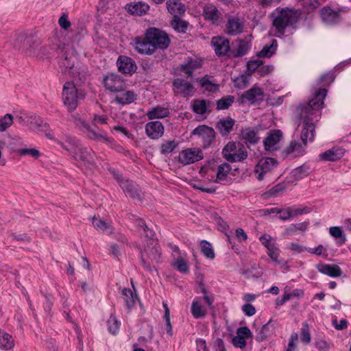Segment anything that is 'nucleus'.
<instances>
[{
    "instance_id": "nucleus-30",
    "label": "nucleus",
    "mask_w": 351,
    "mask_h": 351,
    "mask_svg": "<svg viewBox=\"0 0 351 351\" xmlns=\"http://www.w3.org/2000/svg\"><path fill=\"white\" fill-rule=\"evenodd\" d=\"M235 124L234 119L228 117H223L217 123L216 128L222 136L228 135L232 130L233 126Z\"/></svg>"
},
{
    "instance_id": "nucleus-11",
    "label": "nucleus",
    "mask_w": 351,
    "mask_h": 351,
    "mask_svg": "<svg viewBox=\"0 0 351 351\" xmlns=\"http://www.w3.org/2000/svg\"><path fill=\"white\" fill-rule=\"evenodd\" d=\"M192 134L201 138L204 149L208 147L215 138L214 129L206 125H199L193 130Z\"/></svg>"
},
{
    "instance_id": "nucleus-43",
    "label": "nucleus",
    "mask_w": 351,
    "mask_h": 351,
    "mask_svg": "<svg viewBox=\"0 0 351 351\" xmlns=\"http://www.w3.org/2000/svg\"><path fill=\"white\" fill-rule=\"evenodd\" d=\"M14 346L12 337L8 333L0 330V349L10 350Z\"/></svg>"
},
{
    "instance_id": "nucleus-38",
    "label": "nucleus",
    "mask_w": 351,
    "mask_h": 351,
    "mask_svg": "<svg viewBox=\"0 0 351 351\" xmlns=\"http://www.w3.org/2000/svg\"><path fill=\"white\" fill-rule=\"evenodd\" d=\"M200 297H196L191 304V314L195 319L204 317L206 315V310L200 304Z\"/></svg>"
},
{
    "instance_id": "nucleus-54",
    "label": "nucleus",
    "mask_w": 351,
    "mask_h": 351,
    "mask_svg": "<svg viewBox=\"0 0 351 351\" xmlns=\"http://www.w3.org/2000/svg\"><path fill=\"white\" fill-rule=\"evenodd\" d=\"M291 174L295 180H300L306 177L308 174V169L304 166H301L294 169Z\"/></svg>"
},
{
    "instance_id": "nucleus-15",
    "label": "nucleus",
    "mask_w": 351,
    "mask_h": 351,
    "mask_svg": "<svg viewBox=\"0 0 351 351\" xmlns=\"http://www.w3.org/2000/svg\"><path fill=\"white\" fill-rule=\"evenodd\" d=\"M26 118H28L27 122L30 125V129L36 132H45V136L53 140L54 138L50 132H47L49 130V125L47 123L45 122L40 117L35 115L30 114L29 116H26Z\"/></svg>"
},
{
    "instance_id": "nucleus-42",
    "label": "nucleus",
    "mask_w": 351,
    "mask_h": 351,
    "mask_svg": "<svg viewBox=\"0 0 351 351\" xmlns=\"http://www.w3.org/2000/svg\"><path fill=\"white\" fill-rule=\"evenodd\" d=\"M136 95L133 91L128 90L117 95L115 101L117 104L125 105L132 103L136 99Z\"/></svg>"
},
{
    "instance_id": "nucleus-23",
    "label": "nucleus",
    "mask_w": 351,
    "mask_h": 351,
    "mask_svg": "<svg viewBox=\"0 0 351 351\" xmlns=\"http://www.w3.org/2000/svg\"><path fill=\"white\" fill-rule=\"evenodd\" d=\"M203 14L204 19L211 21L213 24L219 25L221 22L222 14L217 7L213 4H208L204 6Z\"/></svg>"
},
{
    "instance_id": "nucleus-8",
    "label": "nucleus",
    "mask_w": 351,
    "mask_h": 351,
    "mask_svg": "<svg viewBox=\"0 0 351 351\" xmlns=\"http://www.w3.org/2000/svg\"><path fill=\"white\" fill-rule=\"evenodd\" d=\"M147 39L156 49H166L170 44V38L167 34L156 27H150L146 31Z\"/></svg>"
},
{
    "instance_id": "nucleus-64",
    "label": "nucleus",
    "mask_w": 351,
    "mask_h": 351,
    "mask_svg": "<svg viewBox=\"0 0 351 351\" xmlns=\"http://www.w3.org/2000/svg\"><path fill=\"white\" fill-rule=\"evenodd\" d=\"M278 218L282 221H286L292 218L291 208L287 207L281 208L278 214Z\"/></svg>"
},
{
    "instance_id": "nucleus-18",
    "label": "nucleus",
    "mask_w": 351,
    "mask_h": 351,
    "mask_svg": "<svg viewBox=\"0 0 351 351\" xmlns=\"http://www.w3.org/2000/svg\"><path fill=\"white\" fill-rule=\"evenodd\" d=\"M117 64L120 72L130 75L135 73L137 69L135 61L125 56H120L117 61Z\"/></svg>"
},
{
    "instance_id": "nucleus-34",
    "label": "nucleus",
    "mask_w": 351,
    "mask_h": 351,
    "mask_svg": "<svg viewBox=\"0 0 351 351\" xmlns=\"http://www.w3.org/2000/svg\"><path fill=\"white\" fill-rule=\"evenodd\" d=\"M201 65L199 60L187 58L184 63L180 66V69L188 76H191L194 71L201 67Z\"/></svg>"
},
{
    "instance_id": "nucleus-28",
    "label": "nucleus",
    "mask_w": 351,
    "mask_h": 351,
    "mask_svg": "<svg viewBox=\"0 0 351 351\" xmlns=\"http://www.w3.org/2000/svg\"><path fill=\"white\" fill-rule=\"evenodd\" d=\"M237 49H234V45L233 44V48L232 49L231 53L230 54L232 58L241 57L246 54L250 49V41L246 39L237 40L235 43Z\"/></svg>"
},
{
    "instance_id": "nucleus-59",
    "label": "nucleus",
    "mask_w": 351,
    "mask_h": 351,
    "mask_svg": "<svg viewBox=\"0 0 351 351\" xmlns=\"http://www.w3.org/2000/svg\"><path fill=\"white\" fill-rule=\"evenodd\" d=\"M329 232L331 236H332L335 239H341L342 243H344L346 241V237L343 235V231L341 228L339 226H332L329 229Z\"/></svg>"
},
{
    "instance_id": "nucleus-7",
    "label": "nucleus",
    "mask_w": 351,
    "mask_h": 351,
    "mask_svg": "<svg viewBox=\"0 0 351 351\" xmlns=\"http://www.w3.org/2000/svg\"><path fill=\"white\" fill-rule=\"evenodd\" d=\"M75 119V123L81 130L84 132L88 138L96 141L110 142V138L108 137L107 133L101 130H97L95 127L90 126L88 123L81 118L76 116L73 117Z\"/></svg>"
},
{
    "instance_id": "nucleus-37",
    "label": "nucleus",
    "mask_w": 351,
    "mask_h": 351,
    "mask_svg": "<svg viewBox=\"0 0 351 351\" xmlns=\"http://www.w3.org/2000/svg\"><path fill=\"white\" fill-rule=\"evenodd\" d=\"M166 5L169 12L174 16L173 18L185 12L184 5L179 0H167Z\"/></svg>"
},
{
    "instance_id": "nucleus-27",
    "label": "nucleus",
    "mask_w": 351,
    "mask_h": 351,
    "mask_svg": "<svg viewBox=\"0 0 351 351\" xmlns=\"http://www.w3.org/2000/svg\"><path fill=\"white\" fill-rule=\"evenodd\" d=\"M125 9L132 15L143 16L149 11V5L143 1L131 2L125 5Z\"/></svg>"
},
{
    "instance_id": "nucleus-24",
    "label": "nucleus",
    "mask_w": 351,
    "mask_h": 351,
    "mask_svg": "<svg viewBox=\"0 0 351 351\" xmlns=\"http://www.w3.org/2000/svg\"><path fill=\"white\" fill-rule=\"evenodd\" d=\"M316 269L319 272L332 278L340 277L342 275L341 268L335 264L330 265L320 263L316 265Z\"/></svg>"
},
{
    "instance_id": "nucleus-46",
    "label": "nucleus",
    "mask_w": 351,
    "mask_h": 351,
    "mask_svg": "<svg viewBox=\"0 0 351 351\" xmlns=\"http://www.w3.org/2000/svg\"><path fill=\"white\" fill-rule=\"evenodd\" d=\"M178 143L174 140H166L160 146V152L166 155L171 153L177 147Z\"/></svg>"
},
{
    "instance_id": "nucleus-52",
    "label": "nucleus",
    "mask_w": 351,
    "mask_h": 351,
    "mask_svg": "<svg viewBox=\"0 0 351 351\" xmlns=\"http://www.w3.org/2000/svg\"><path fill=\"white\" fill-rule=\"evenodd\" d=\"M301 341L306 345L308 344L311 341L308 324L306 322L302 324V328H301Z\"/></svg>"
},
{
    "instance_id": "nucleus-40",
    "label": "nucleus",
    "mask_w": 351,
    "mask_h": 351,
    "mask_svg": "<svg viewBox=\"0 0 351 351\" xmlns=\"http://www.w3.org/2000/svg\"><path fill=\"white\" fill-rule=\"evenodd\" d=\"M92 223L94 228L99 232L108 234L112 232L111 225L99 217H93Z\"/></svg>"
},
{
    "instance_id": "nucleus-29",
    "label": "nucleus",
    "mask_w": 351,
    "mask_h": 351,
    "mask_svg": "<svg viewBox=\"0 0 351 351\" xmlns=\"http://www.w3.org/2000/svg\"><path fill=\"white\" fill-rule=\"evenodd\" d=\"M76 60V58L73 54H69L65 52L63 57L60 60V66L63 69L64 73H69L73 75H75L74 65Z\"/></svg>"
},
{
    "instance_id": "nucleus-19",
    "label": "nucleus",
    "mask_w": 351,
    "mask_h": 351,
    "mask_svg": "<svg viewBox=\"0 0 351 351\" xmlns=\"http://www.w3.org/2000/svg\"><path fill=\"white\" fill-rule=\"evenodd\" d=\"M282 132L279 130H274L268 133L263 143L267 151H274L278 149V145L282 140Z\"/></svg>"
},
{
    "instance_id": "nucleus-58",
    "label": "nucleus",
    "mask_w": 351,
    "mask_h": 351,
    "mask_svg": "<svg viewBox=\"0 0 351 351\" xmlns=\"http://www.w3.org/2000/svg\"><path fill=\"white\" fill-rule=\"evenodd\" d=\"M108 330L110 333L114 335L119 330V323L114 316H110L108 322Z\"/></svg>"
},
{
    "instance_id": "nucleus-51",
    "label": "nucleus",
    "mask_w": 351,
    "mask_h": 351,
    "mask_svg": "<svg viewBox=\"0 0 351 351\" xmlns=\"http://www.w3.org/2000/svg\"><path fill=\"white\" fill-rule=\"evenodd\" d=\"M173 28L178 32H185L187 29V23L180 19L178 17L173 18L171 22Z\"/></svg>"
},
{
    "instance_id": "nucleus-55",
    "label": "nucleus",
    "mask_w": 351,
    "mask_h": 351,
    "mask_svg": "<svg viewBox=\"0 0 351 351\" xmlns=\"http://www.w3.org/2000/svg\"><path fill=\"white\" fill-rule=\"evenodd\" d=\"M260 241L262 244L267 249H273L276 247V243L274 239L269 234H264L260 237Z\"/></svg>"
},
{
    "instance_id": "nucleus-2",
    "label": "nucleus",
    "mask_w": 351,
    "mask_h": 351,
    "mask_svg": "<svg viewBox=\"0 0 351 351\" xmlns=\"http://www.w3.org/2000/svg\"><path fill=\"white\" fill-rule=\"evenodd\" d=\"M62 147L69 152L80 167L90 168L94 165L95 154L91 149L79 144L75 138L67 137Z\"/></svg>"
},
{
    "instance_id": "nucleus-4",
    "label": "nucleus",
    "mask_w": 351,
    "mask_h": 351,
    "mask_svg": "<svg viewBox=\"0 0 351 351\" xmlns=\"http://www.w3.org/2000/svg\"><path fill=\"white\" fill-rule=\"evenodd\" d=\"M85 93L81 89H77L72 82H66L63 86L62 98L65 106L69 110H75L79 100L85 97Z\"/></svg>"
},
{
    "instance_id": "nucleus-45",
    "label": "nucleus",
    "mask_w": 351,
    "mask_h": 351,
    "mask_svg": "<svg viewBox=\"0 0 351 351\" xmlns=\"http://www.w3.org/2000/svg\"><path fill=\"white\" fill-rule=\"evenodd\" d=\"M234 101V97L232 95H228L226 97H222L221 99L217 101L216 105H217V110H226L230 106H232V104Z\"/></svg>"
},
{
    "instance_id": "nucleus-50",
    "label": "nucleus",
    "mask_w": 351,
    "mask_h": 351,
    "mask_svg": "<svg viewBox=\"0 0 351 351\" xmlns=\"http://www.w3.org/2000/svg\"><path fill=\"white\" fill-rule=\"evenodd\" d=\"M13 123V117L11 114H6L0 118V132L5 131Z\"/></svg>"
},
{
    "instance_id": "nucleus-61",
    "label": "nucleus",
    "mask_w": 351,
    "mask_h": 351,
    "mask_svg": "<svg viewBox=\"0 0 351 351\" xmlns=\"http://www.w3.org/2000/svg\"><path fill=\"white\" fill-rule=\"evenodd\" d=\"M237 335L247 339L252 337V333L247 326L239 327L237 329Z\"/></svg>"
},
{
    "instance_id": "nucleus-57",
    "label": "nucleus",
    "mask_w": 351,
    "mask_h": 351,
    "mask_svg": "<svg viewBox=\"0 0 351 351\" xmlns=\"http://www.w3.org/2000/svg\"><path fill=\"white\" fill-rule=\"evenodd\" d=\"M16 152L20 156L29 155L34 158H38L40 156V152L35 148L19 149Z\"/></svg>"
},
{
    "instance_id": "nucleus-13",
    "label": "nucleus",
    "mask_w": 351,
    "mask_h": 351,
    "mask_svg": "<svg viewBox=\"0 0 351 351\" xmlns=\"http://www.w3.org/2000/svg\"><path fill=\"white\" fill-rule=\"evenodd\" d=\"M104 85L107 90L114 93L124 91L125 88V81L114 73L108 74L104 77Z\"/></svg>"
},
{
    "instance_id": "nucleus-17",
    "label": "nucleus",
    "mask_w": 351,
    "mask_h": 351,
    "mask_svg": "<svg viewBox=\"0 0 351 351\" xmlns=\"http://www.w3.org/2000/svg\"><path fill=\"white\" fill-rule=\"evenodd\" d=\"M173 86L176 94H181L184 97L192 96L195 91L193 85L182 78L174 80Z\"/></svg>"
},
{
    "instance_id": "nucleus-26",
    "label": "nucleus",
    "mask_w": 351,
    "mask_h": 351,
    "mask_svg": "<svg viewBox=\"0 0 351 351\" xmlns=\"http://www.w3.org/2000/svg\"><path fill=\"white\" fill-rule=\"evenodd\" d=\"M213 103L205 99H194L192 101L193 111L201 115L209 114L212 111Z\"/></svg>"
},
{
    "instance_id": "nucleus-14",
    "label": "nucleus",
    "mask_w": 351,
    "mask_h": 351,
    "mask_svg": "<svg viewBox=\"0 0 351 351\" xmlns=\"http://www.w3.org/2000/svg\"><path fill=\"white\" fill-rule=\"evenodd\" d=\"M306 145L307 144L303 141L300 143L296 140H292L289 145L284 149L282 154L285 157L289 158L302 156L306 153Z\"/></svg>"
},
{
    "instance_id": "nucleus-25",
    "label": "nucleus",
    "mask_w": 351,
    "mask_h": 351,
    "mask_svg": "<svg viewBox=\"0 0 351 351\" xmlns=\"http://www.w3.org/2000/svg\"><path fill=\"white\" fill-rule=\"evenodd\" d=\"M121 187L131 198L141 200L143 194L138 186L133 182L128 180L126 182H121Z\"/></svg>"
},
{
    "instance_id": "nucleus-3",
    "label": "nucleus",
    "mask_w": 351,
    "mask_h": 351,
    "mask_svg": "<svg viewBox=\"0 0 351 351\" xmlns=\"http://www.w3.org/2000/svg\"><path fill=\"white\" fill-rule=\"evenodd\" d=\"M272 24L280 35H284L286 27L295 24L298 19L294 10L287 8L276 9L272 13Z\"/></svg>"
},
{
    "instance_id": "nucleus-56",
    "label": "nucleus",
    "mask_w": 351,
    "mask_h": 351,
    "mask_svg": "<svg viewBox=\"0 0 351 351\" xmlns=\"http://www.w3.org/2000/svg\"><path fill=\"white\" fill-rule=\"evenodd\" d=\"M200 84L202 87L205 88L206 90L209 92H215L218 89V85L212 82L208 79L206 77H202L200 80Z\"/></svg>"
},
{
    "instance_id": "nucleus-20",
    "label": "nucleus",
    "mask_w": 351,
    "mask_h": 351,
    "mask_svg": "<svg viewBox=\"0 0 351 351\" xmlns=\"http://www.w3.org/2000/svg\"><path fill=\"white\" fill-rule=\"evenodd\" d=\"M276 165V160L272 158L261 159L255 167V172L258 173L257 179L262 180L264 174L271 171Z\"/></svg>"
},
{
    "instance_id": "nucleus-49",
    "label": "nucleus",
    "mask_w": 351,
    "mask_h": 351,
    "mask_svg": "<svg viewBox=\"0 0 351 351\" xmlns=\"http://www.w3.org/2000/svg\"><path fill=\"white\" fill-rule=\"evenodd\" d=\"M201 250L204 255L208 258L213 259L215 258L214 250L210 245L206 241H202L201 242Z\"/></svg>"
},
{
    "instance_id": "nucleus-22",
    "label": "nucleus",
    "mask_w": 351,
    "mask_h": 351,
    "mask_svg": "<svg viewBox=\"0 0 351 351\" xmlns=\"http://www.w3.org/2000/svg\"><path fill=\"white\" fill-rule=\"evenodd\" d=\"M164 132V125L159 121H150L145 125V133L148 137L153 140L162 137Z\"/></svg>"
},
{
    "instance_id": "nucleus-5",
    "label": "nucleus",
    "mask_w": 351,
    "mask_h": 351,
    "mask_svg": "<svg viewBox=\"0 0 351 351\" xmlns=\"http://www.w3.org/2000/svg\"><path fill=\"white\" fill-rule=\"evenodd\" d=\"M223 158L230 162H241L248 156L245 146L241 143L228 142L222 150Z\"/></svg>"
},
{
    "instance_id": "nucleus-47",
    "label": "nucleus",
    "mask_w": 351,
    "mask_h": 351,
    "mask_svg": "<svg viewBox=\"0 0 351 351\" xmlns=\"http://www.w3.org/2000/svg\"><path fill=\"white\" fill-rule=\"evenodd\" d=\"M231 170V167L229 164L224 162L218 167L217 172V182L225 180L228 174Z\"/></svg>"
},
{
    "instance_id": "nucleus-6",
    "label": "nucleus",
    "mask_w": 351,
    "mask_h": 351,
    "mask_svg": "<svg viewBox=\"0 0 351 351\" xmlns=\"http://www.w3.org/2000/svg\"><path fill=\"white\" fill-rule=\"evenodd\" d=\"M141 254L142 264L147 270L152 269V264L154 262L158 263L160 260V250L156 241L147 243Z\"/></svg>"
},
{
    "instance_id": "nucleus-41",
    "label": "nucleus",
    "mask_w": 351,
    "mask_h": 351,
    "mask_svg": "<svg viewBox=\"0 0 351 351\" xmlns=\"http://www.w3.org/2000/svg\"><path fill=\"white\" fill-rule=\"evenodd\" d=\"M271 321L269 320L267 323L264 324L261 328L256 330V340L257 341H263L265 340L268 337H269L274 330V327L270 326Z\"/></svg>"
},
{
    "instance_id": "nucleus-60",
    "label": "nucleus",
    "mask_w": 351,
    "mask_h": 351,
    "mask_svg": "<svg viewBox=\"0 0 351 351\" xmlns=\"http://www.w3.org/2000/svg\"><path fill=\"white\" fill-rule=\"evenodd\" d=\"M267 255L274 262L276 263V265H280L282 263V261L278 259L280 250L278 247H276L273 249H269V250L267 251Z\"/></svg>"
},
{
    "instance_id": "nucleus-48",
    "label": "nucleus",
    "mask_w": 351,
    "mask_h": 351,
    "mask_svg": "<svg viewBox=\"0 0 351 351\" xmlns=\"http://www.w3.org/2000/svg\"><path fill=\"white\" fill-rule=\"evenodd\" d=\"M172 265L181 273H187L189 271L187 262L180 256L174 259Z\"/></svg>"
},
{
    "instance_id": "nucleus-35",
    "label": "nucleus",
    "mask_w": 351,
    "mask_h": 351,
    "mask_svg": "<svg viewBox=\"0 0 351 351\" xmlns=\"http://www.w3.org/2000/svg\"><path fill=\"white\" fill-rule=\"evenodd\" d=\"M241 138L249 146L250 145H254L259 141L257 132L250 128L243 129L241 131Z\"/></svg>"
},
{
    "instance_id": "nucleus-10",
    "label": "nucleus",
    "mask_w": 351,
    "mask_h": 351,
    "mask_svg": "<svg viewBox=\"0 0 351 351\" xmlns=\"http://www.w3.org/2000/svg\"><path fill=\"white\" fill-rule=\"evenodd\" d=\"M211 45L214 48L215 54L219 57H231L232 49L230 45V40L223 36H214L211 40Z\"/></svg>"
},
{
    "instance_id": "nucleus-62",
    "label": "nucleus",
    "mask_w": 351,
    "mask_h": 351,
    "mask_svg": "<svg viewBox=\"0 0 351 351\" xmlns=\"http://www.w3.org/2000/svg\"><path fill=\"white\" fill-rule=\"evenodd\" d=\"M298 341V335L296 332L291 335L287 351H295L297 348V343Z\"/></svg>"
},
{
    "instance_id": "nucleus-16",
    "label": "nucleus",
    "mask_w": 351,
    "mask_h": 351,
    "mask_svg": "<svg viewBox=\"0 0 351 351\" xmlns=\"http://www.w3.org/2000/svg\"><path fill=\"white\" fill-rule=\"evenodd\" d=\"M134 47L135 50L142 55H152L154 53L155 50L151 40L147 39V33L144 37H136L134 39Z\"/></svg>"
},
{
    "instance_id": "nucleus-32",
    "label": "nucleus",
    "mask_w": 351,
    "mask_h": 351,
    "mask_svg": "<svg viewBox=\"0 0 351 351\" xmlns=\"http://www.w3.org/2000/svg\"><path fill=\"white\" fill-rule=\"evenodd\" d=\"M170 114V112L168 108L162 107L157 106L148 110L146 113L147 117L149 119L153 120L156 119H162L168 117Z\"/></svg>"
},
{
    "instance_id": "nucleus-44",
    "label": "nucleus",
    "mask_w": 351,
    "mask_h": 351,
    "mask_svg": "<svg viewBox=\"0 0 351 351\" xmlns=\"http://www.w3.org/2000/svg\"><path fill=\"white\" fill-rule=\"evenodd\" d=\"M277 47V40L273 39L269 45H266L263 47L262 50L258 52V56L260 58H270L275 53Z\"/></svg>"
},
{
    "instance_id": "nucleus-33",
    "label": "nucleus",
    "mask_w": 351,
    "mask_h": 351,
    "mask_svg": "<svg viewBox=\"0 0 351 351\" xmlns=\"http://www.w3.org/2000/svg\"><path fill=\"white\" fill-rule=\"evenodd\" d=\"M320 14L322 21L327 25H333L339 21L338 13L330 8H324L321 10Z\"/></svg>"
},
{
    "instance_id": "nucleus-9",
    "label": "nucleus",
    "mask_w": 351,
    "mask_h": 351,
    "mask_svg": "<svg viewBox=\"0 0 351 351\" xmlns=\"http://www.w3.org/2000/svg\"><path fill=\"white\" fill-rule=\"evenodd\" d=\"M264 91L261 88L253 86L241 95L239 98V102L241 104H259L264 100Z\"/></svg>"
},
{
    "instance_id": "nucleus-31",
    "label": "nucleus",
    "mask_w": 351,
    "mask_h": 351,
    "mask_svg": "<svg viewBox=\"0 0 351 351\" xmlns=\"http://www.w3.org/2000/svg\"><path fill=\"white\" fill-rule=\"evenodd\" d=\"M344 154V151L340 147H333L331 149L321 154L319 158L324 161H337L341 158Z\"/></svg>"
},
{
    "instance_id": "nucleus-1",
    "label": "nucleus",
    "mask_w": 351,
    "mask_h": 351,
    "mask_svg": "<svg viewBox=\"0 0 351 351\" xmlns=\"http://www.w3.org/2000/svg\"><path fill=\"white\" fill-rule=\"evenodd\" d=\"M326 94V88H319L308 104L301 105L297 109L300 121L296 130L300 132L301 141L306 144L308 142L314 141L315 122L320 118V109L324 104Z\"/></svg>"
},
{
    "instance_id": "nucleus-53",
    "label": "nucleus",
    "mask_w": 351,
    "mask_h": 351,
    "mask_svg": "<svg viewBox=\"0 0 351 351\" xmlns=\"http://www.w3.org/2000/svg\"><path fill=\"white\" fill-rule=\"evenodd\" d=\"M250 77L249 75H241L237 77L234 80L235 87L239 89L245 88L249 84Z\"/></svg>"
},
{
    "instance_id": "nucleus-63",
    "label": "nucleus",
    "mask_w": 351,
    "mask_h": 351,
    "mask_svg": "<svg viewBox=\"0 0 351 351\" xmlns=\"http://www.w3.org/2000/svg\"><path fill=\"white\" fill-rule=\"evenodd\" d=\"M334 79L335 77L333 73H328L325 75H323L319 78V85L324 86H328L334 81Z\"/></svg>"
},
{
    "instance_id": "nucleus-12",
    "label": "nucleus",
    "mask_w": 351,
    "mask_h": 351,
    "mask_svg": "<svg viewBox=\"0 0 351 351\" xmlns=\"http://www.w3.org/2000/svg\"><path fill=\"white\" fill-rule=\"evenodd\" d=\"M204 158L202 151L199 148H189L182 150L178 156V161L184 165L199 161Z\"/></svg>"
},
{
    "instance_id": "nucleus-36",
    "label": "nucleus",
    "mask_w": 351,
    "mask_h": 351,
    "mask_svg": "<svg viewBox=\"0 0 351 351\" xmlns=\"http://www.w3.org/2000/svg\"><path fill=\"white\" fill-rule=\"evenodd\" d=\"M227 32L232 36H236L243 31V23L238 18L229 19L226 25Z\"/></svg>"
},
{
    "instance_id": "nucleus-21",
    "label": "nucleus",
    "mask_w": 351,
    "mask_h": 351,
    "mask_svg": "<svg viewBox=\"0 0 351 351\" xmlns=\"http://www.w3.org/2000/svg\"><path fill=\"white\" fill-rule=\"evenodd\" d=\"M18 40L21 43L20 49L23 51H25L29 56H39L36 52V49L38 46L37 40L34 36H25L24 35H20Z\"/></svg>"
},
{
    "instance_id": "nucleus-39",
    "label": "nucleus",
    "mask_w": 351,
    "mask_h": 351,
    "mask_svg": "<svg viewBox=\"0 0 351 351\" xmlns=\"http://www.w3.org/2000/svg\"><path fill=\"white\" fill-rule=\"evenodd\" d=\"M122 295L125 306L128 309H131L134 306L137 298L135 289H134V291H132L130 289L124 288L122 289Z\"/></svg>"
}]
</instances>
